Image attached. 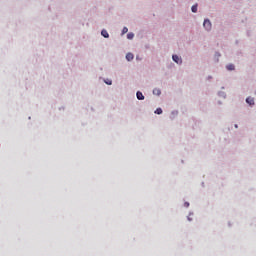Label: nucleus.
<instances>
[{"instance_id": "obj_1", "label": "nucleus", "mask_w": 256, "mask_h": 256, "mask_svg": "<svg viewBox=\"0 0 256 256\" xmlns=\"http://www.w3.org/2000/svg\"><path fill=\"white\" fill-rule=\"evenodd\" d=\"M203 27L206 29V31H211V21L209 19H205Z\"/></svg>"}, {"instance_id": "obj_2", "label": "nucleus", "mask_w": 256, "mask_h": 256, "mask_svg": "<svg viewBox=\"0 0 256 256\" xmlns=\"http://www.w3.org/2000/svg\"><path fill=\"white\" fill-rule=\"evenodd\" d=\"M172 59H173V62L177 63L178 65H181V63H183V60L181 59V57H179L177 55H173Z\"/></svg>"}, {"instance_id": "obj_3", "label": "nucleus", "mask_w": 256, "mask_h": 256, "mask_svg": "<svg viewBox=\"0 0 256 256\" xmlns=\"http://www.w3.org/2000/svg\"><path fill=\"white\" fill-rule=\"evenodd\" d=\"M136 97L139 101H143V99H145V96L143 95V93L141 91H138L136 93Z\"/></svg>"}, {"instance_id": "obj_4", "label": "nucleus", "mask_w": 256, "mask_h": 256, "mask_svg": "<svg viewBox=\"0 0 256 256\" xmlns=\"http://www.w3.org/2000/svg\"><path fill=\"white\" fill-rule=\"evenodd\" d=\"M246 103H248V105H255V99H253V97H248L246 98Z\"/></svg>"}, {"instance_id": "obj_5", "label": "nucleus", "mask_w": 256, "mask_h": 256, "mask_svg": "<svg viewBox=\"0 0 256 256\" xmlns=\"http://www.w3.org/2000/svg\"><path fill=\"white\" fill-rule=\"evenodd\" d=\"M101 35L102 37H105V39H109V32H107V30H102L101 31Z\"/></svg>"}, {"instance_id": "obj_6", "label": "nucleus", "mask_w": 256, "mask_h": 256, "mask_svg": "<svg viewBox=\"0 0 256 256\" xmlns=\"http://www.w3.org/2000/svg\"><path fill=\"white\" fill-rule=\"evenodd\" d=\"M126 59H127V61H133V59H134L133 53H127Z\"/></svg>"}, {"instance_id": "obj_7", "label": "nucleus", "mask_w": 256, "mask_h": 256, "mask_svg": "<svg viewBox=\"0 0 256 256\" xmlns=\"http://www.w3.org/2000/svg\"><path fill=\"white\" fill-rule=\"evenodd\" d=\"M226 69H227L228 71H235V65L229 64V65L226 66Z\"/></svg>"}, {"instance_id": "obj_8", "label": "nucleus", "mask_w": 256, "mask_h": 256, "mask_svg": "<svg viewBox=\"0 0 256 256\" xmlns=\"http://www.w3.org/2000/svg\"><path fill=\"white\" fill-rule=\"evenodd\" d=\"M153 95H161V89H159V88H155L154 90H153Z\"/></svg>"}, {"instance_id": "obj_9", "label": "nucleus", "mask_w": 256, "mask_h": 256, "mask_svg": "<svg viewBox=\"0 0 256 256\" xmlns=\"http://www.w3.org/2000/svg\"><path fill=\"white\" fill-rule=\"evenodd\" d=\"M155 113H156V115H161V114L163 113V109L157 108V109L155 110Z\"/></svg>"}, {"instance_id": "obj_10", "label": "nucleus", "mask_w": 256, "mask_h": 256, "mask_svg": "<svg viewBox=\"0 0 256 256\" xmlns=\"http://www.w3.org/2000/svg\"><path fill=\"white\" fill-rule=\"evenodd\" d=\"M191 11L192 13H197V4L192 6Z\"/></svg>"}, {"instance_id": "obj_11", "label": "nucleus", "mask_w": 256, "mask_h": 256, "mask_svg": "<svg viewBox=\"0 0 256 256\" xmlns=\"http://www.w3.org/2000/svg\"><path fill=\"white\" fill-rule=\"evenodd\" d=\"M133 37H135V34H133V32L127 34V39H133Z\"/></svg>"}, {"instance_id": "obj_12", "label": "nucleus", "mask_w": 256, "mask_h": 256, "mask_svg": "<svg viewBox=\"0 0 256 256\" xmlns=\"http://www.w3.org/2000/svg\"><path fill=\"white\" fill-rule=\"evenodd\" d=\"M129 31V29L127 27H124L122 29V35H125V33H127Z\"/></svg>"}, {"instance_id": "obj_13", "label": "nucleus", "mask_w": 256, "mask_h": 256, "mask_svg": "<svg viewBox=\"0 0 256 256\" xmlns=\"http://www.w3.org/2000/svg\"><path fill=\"white\" fill-rule=\"evenodd\" d=\"M105 83H106V85H112V81L111 80H108Z\"/></svg>"}, {"instance_id": "obj_14", "label": "nucleus", "mask_w": 256, "mask_h": 256, "mask_svg": "<svg viewBox=\"0 0 256 256\" xmlns=\"http://www.w3.org/2000/svg\"><path fill=\"white\" fill-rule=\"evenodd\" d=\"M184 207H189V202H185Z\"/></svg>"}, {"instance_id": "obj_15", "label": "nucleus", "mask_w": 256, "mask_h": 256, "mask_svg": "<svg viewBox=\"0 0 256 256\" xmlns=\"http://www.w3.org/2000/svg\"><path fill=\"white\" fill-rule=\"evenodd\" d=\"M238 127H239V126L236 124V125H235V128L237 129Z\"/></svg>"}]
</instances>
